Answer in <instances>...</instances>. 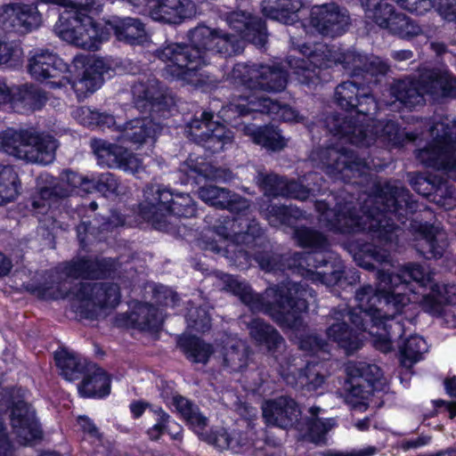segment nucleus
I'll use <instances>...</instances> for the list:
<instances>
[{"instance_id":"1","label":"nucleus","mask_w":456,"mask_h":456,"mask_svg":"<svg viewBox=\"0 0 456 456\" xmlns=\"http://www.w3.org/2000/svg\"><path fill=\"white\" fill-rule=\"evenodd\" d=\"M417 209L410 191L397 182L386 183L380 192L369 197L360 215L353 202H338L333 208H325L321 222L330 230L341 233L367 231L372 239L385 246L396 240L399 224H404Z\"/></svg>"},{"instance_id":"2","label":"nucleus","mask_w":456,"mask_h":456,"mask_svg":"<svg viewBox=\"0 0 456 456\" xmlns=\"http://www.w3.org/2000/svg\"><path fill=\"white\" fill-rule=\"evenodd\" d=\"M120 264L111 257H78L65 264L62 273L66 277L52 287L39 288L45 299L64 298L72 295L76 312L81 318L97 319L108 309L120 302V288L114 282H79L71 286L69 279L98 280L114 276Z\"/></svg>"},{"instance_id":"3","label":"nucleus","mask_w":456,"mask_h":456,"mask_svg":"<svg viewBox=\"0 0 456 456\" xmlns=\"http://www.w3.org/2000/svg\"><path fill=\"white\" fill-rule=\"evenodd\" d=\"M224 289L239 297L253 312H261L282 328L297 329L302 324L301 314L308 309L310 291L302 283L288 281L273 285L261 294L253 291L245 281L230 274L220 277Z\"/></svg>"},{"instance_id":"4","label":"nucleus","mask_w":456,"mask_h":456,"mask_svg":"<svg viewBox=\"0 0 456 456\" xmlns=\"http://www.w3.org/2000/svg\"><path fill=\"white\" fill-rule=\"evenodd\" d=\"M216 30L199 25L188 32L190 45L167 41L155 52L156 58L167 65L164 73L188 84L200 80V70L206 65V53L213 51Z\"/></svg>"},{"instance_id":"5","label":"nucleus","mask_w":456,"mask_h":456,"mask_svg":"<svg viewBox=\"0 0 456 456\" xmlns=\"http://www.w3.org/2000/svg\"><path fill=\"white\" fill-rule=\"evenodd\" d=\"M56 140L32 129L7 128L0 132V150L28 162L47 165L53 161Z\"/></svg>"},{"instance_id":"6","label":"nucleus","mask_w":456,"mask_h":456,"mask_svg":"<svg viewBox=\"0 0 456 456\" xmlns=\"http://www.w3.org/2000/svg\"><path fill=\"white\" fill-rule=\"evenodd\" d=\"M324 123L330 133L357 146H370L377 138L393 143H396L399 139V128L391 120L363 125L356 123L352 115L330 113L325 118Z\"/></svg>"},{"instance_id":"7","label":"nucleus","mask_w":456,"mask_h":456,"mask_svg":"<svg viewBox=\"0 0 456 456\" xmlns=\"http://www.w3.org/2000/svg\"><path fill=\"white\" fill-rule=\"evenodd\" d=\"M432 142L419 150L416 158L426 167L437 170L456 167V121L448 117L435 118L429 126Z\"/></svg>"},{"instance_id":"8","label":"nucleus","mask_w":456,"mask_h":456,"mask_svg":"<svg viewBox=\"0 0 456 456\" xmlns=\"http://www.w3.org/2000/svg\"><path fill=\"white\" fill-rule=\"evenodd\" d=\"M226 80L249 89L277 93L286 88L288 74L279 64L238 62L227 74Z\"/></svg>"},{"instance_id":"9","label":"nucleus","mask_w":456,"mask_h":456,"mask_svg":"<svg viewBox=\"0 0 456 456\" xmlns=\"http://www.w3.org/2000/svg\"><path fill=\"white\" fill-rule=\"evenodd\" d=\"M54 31L63 40L85 50H98L102 42L100 29L89 15H61Z\"/></svg>"},{"instance_id":"10","label":"nucleus","mask_w":456,"mask_h":456,"mask_svg":"<svg viewBox=\"0 0 456 456\" xmlns=\"http://www.w3.org/2000/svg\"><path fill=\"white\" fill-rule=\"evenodd\" d=\"M314 158L322 163L329 174L339 175L345 181L361 176L370 169V165L364 158L354 151L344 148H322L314 152Z\"/></svg>"},{"instance_id":"11","label":"nucleus","mask_w":456,"mask_h":456,"mask_svg":"<svg viewBox=\"0 0 456 456\" xmlns=\"http://www.w3.org/2000/svg\"><path fill=\"white\" fill-rule=\"evenodd\" d=\"M173 200L170 191L159 184H149L143 191V200L140 203V215L159 231H167L168 206Z\"/></svg>"},{"instance_id":"12","label":"nucleus","mask_w":456,"mask_h":456,"mask_svg":"<svg viewBox=\"0 0 456 456\" xmlns=\"http://www.w3.org/2000/svg\"><path fill=\"white\" fill-rule=\"evenodd\" d=\"M309 24L322 36L336 37L348 29L350 17L346 11L336 4H324L311 9Z\"/></svg>"},{"instance_id":"13","label":"nucleus","mask_w":456,"mask_h":456,"mask_svg":"<svg viewBox=\"0 0 456 456\" xmlns=\"http://www.w3.org/2000/svg\"><path fill=\"white\" fill-rule=\"evenodd\" d=\"M28 69L37 80H48L54 86H63L71 81L70 67L48 51H41L31 57Z\"/></svg>"},{"instance_id":"14","label":"nucleus","mask_w":456,"mask_h":456,"mask_svg":"<svg viewBox=\"0 0 456 456\" xmlns=\"http://www.w3.org/2000/svg\"><path fill=\"white\" fill-rule=\"evenodd\" d=\"M335 102L346 110H354L358 115L368 116L377 110V102L369 88L355 81L338 84L334 92Z\"/></svg>"},{"instance_id":"15","label":"nucleus","mask_w":456,"mask_h":456,"mask_svg":"<svg viewBox=\"0 0 456 456\" xmlns=\"http://www.w3.org/2000/svg\"><path fill=\"white\" fill-rule=\"evenodd\" d=\"M90 144L100 164L131 174L138 173L142 168L140 159L120 145L102 139H93Z\"/></svg>"},{"instance_id":"16","label":"nucleus","mask_w":456,"mask_h":456,"mask_svg":"<svg viewBox=\"0 0 456 456\" xmlns=\"http://www.w3.org/2000/svg\"><path fill=\"white\" fill-rule=\"evenodd\" d=\"M41 15L37 6L14 3L0 6V27L6 31L25 34L37 28Z\"/></svg>"},{"instance_id":"17","label":"nucleus","mask_w":456,"mask_h":456,"mask_svg":"<svg viewBox=\"0 0 456 456\" xmlns=\"http://www.w3.org/2000/svg\"><path fill=\"white\" fill-rule=\"evenodd\" d=\"M134 102L138 109L153 112H165L174 105L173 98L152 77L135 82L132 86Z\"/></svg>"},{"instance_id":"18","label":"nucleus","mask_w":456,"mask_h":456,"mask_svg":"<svg viewBox=\"0 0 456 456\" xmlns=\"http://www.w3.org/2000/svg\"><path fill=\"white\" fill-rule=\"evenodd\" d=\"M370 290V297L372 305L381 319L395 317L408 305L410 298L404 292L398 291L399 285L386 284L378 280L376 289L371 285H364Z\"/></svg>"},{"instance_id":"19","label":"nucleus","mask_w":456,"mask_h":456,"mask_svg":"<svg viewBox=\"0 0 456 456\" xmlns=\"http://www.w3.org/2000/svg\"><path fill=\"white\" fill-rule=\"evenodd\" d=\"M225 20L239 37L253 45L263 47L267 42V30L264 21L260 18L253 17L244 11H233L228 12Z\"/></svg>"},{"instance_id":"20","label":"nucleus","mask_w":456,"mask_h":456,"mask_svg":"<svg viewBox=\"0 0 456 456\" xmlns=\"http://www.w3.org/2000/svg\"><path fill=\"white\" fill-rule=\"evenodd\" d=\"M262 410L263 417L267 424L284 429L293 428L298 422L301 415L297 402L287 395L267 401Z\"/></svg>"},{"instance_id":"21","label":"nucleus","mask_w":456,"mask_h":456,"mask_svg":"<svg viewBox=\"0 0 456 456\" xmlns=\"http://www.w3.org/2000/svg\"><path fill=\"white\" fill-rule=\"evenodd\" d=\"M346 305H338L331 310L326 317L329 327L326 329L327 337L337 342L347 354H352L362 346V340L356 332L349 329L344 318Z\"/></svg>"},{"instance_id":"22","label":"nucleus","mask_w":456,"mask_h":456,"mask_svg":"<svg viewBox=\"0 0 456 456\" xmlns=\"http://www.w3.org/2000/svg\"><path fill=\"white\" fill-rule=\"evenodd\" d=\"M10 421L13 433L20 444L41 437L42 431L34 410L24 401L14 403L11 408Z\"/></svg>"},{"instance_id":"23","label":"nucleus","mask_w":456,"mask_h":456,"mask_svg":"<svg viewBox=\"0 0 456 456\" xmlns=\"http://www.w3.org/2000/svg\"><path fill=\"white\" fill-rule=\"evenodd\" d=\"M79 66L84 67L82 75L77 78H73L71 73L70 84L77 97L83 98L87 95L88 93H93L97 90L103 81L102 75L106 71V65L102 60L96 59L92 62L85 66V58L83 56H77L74 58L72 67L77 69Z\"/></svg>"},{"instance_id":"24","label":"nucleus","mask_w":456,"mask_h":456,"mask_svg":"<svg viewBox=\"0 0 456 456\" xmlns=\"http://www.w3.org/2000/svg\"><path fill=\"white\" fill-rule=\"evenodd\" d=\"M448 247L447 233L436 224H421L416 240L417 251L427 259L441 258Z\"/></svg>"},{"instance_id":"25","label":"nucleus","mask_w":456,"mask_h":456,"mask_svg":"<svg viewBox=\"0 0 456 456\" xmlns=\"http://www.w3.org/2000/svg\"><path fill=\"white\" fill-rule=\"evenodd\" d=\"M370 290L368 287H361L355 291L357 307L349 310L346 306V316H349L351 322L362 331L370 332V330L378 328L381 322L370 297Z\"/></svg>"},{"instance_id":"26","label":"nucleus","mask_w":456,"mask_h":456,"mask_svg":"<svg viewBox=\"0 0 456 456\" xmlns=\"http://www.w3.org/2000/svg\"><path fill=\"white\" fill-rule=\"evenodd\" d=\"M195 4L191 0H158L150 10L151 17L157 21L167 24H180L195 13Z\"/></svg>"},{"instance_id":"27","label":"nucleus","mask_w":456,"mask_h":456,"mask_svg":"<svg viewBox=\"0 0 456 456\" xmlns=\"http://www.w3.org/2000/svg\"><path fill=\"white\" fill-rule=\"evenodd\" d=\"M279 110V101L265 95L250 94L240 96L238 102L229 105V110L237 113L239 117H250L256 119L260 116H271L274 110Z\"/></svg>"},{"instance_id":"28","label":"nucleus","mask_w":456,"mask_h":456,"mask_svg":"<svg viewBox=\"0 0 456 456\" xmlns=\"http://www.w3.org/2000/svg\"><path fill=\"white\" fill-rule=\"evenodd\" d=\"M163 317L159 310L147 303L137 304L130 314L117 316L118 326L131 325L142 330H155L162 324Z\"/></svg>"},{"instance_id":"29","label":"nucleus","mask_w":456,"mask_h":456,"mask_svg":"<svg viewBox=\"0 0 456 456\" xmlns=\"http://www.w3.org/2000/svg\"><path fill=\"white\" fill-rule=\"evenodd\" d=\"M250 338L257 344L265 346L269 353L278 359L285 348V340L280 332L261 318H253L246 323Z\"/></svg>"},{"instance_id":"30","label":"nucleus","mask_w":456,"mask_h":456,"mask_svg":"<svg viewBox=\"0 0 456 456\" xmlns=\"http://www.w3.org/2000/svg\"><path fill=\"white\" fill-rule=\"evenodd\" d=\"M291 37V43L298 48L300 53L306 56L309 61L316 68L327 69L338 63L339 60V47L329 45L326 43L318 42L314 45L300 44Z\"/></svg>"},{"instance_id":"31","label":"nucleus","mask_w":456,"mask_h":456,"mask_svg":"<svg viewBox=\"0 0 456 456\" xmlns=\"http://www.w3.org/2000/svg\"><path fill=\"white\" fill-rule=\"evenodd\" d=\"M160 130V125L152 118H135L125 124L119 138L123 142L142 145L149 140H153Z\"/></svg>"},{"instance_id":"32","label":"nucleus","mask_w":456,"mask_h":456,"mask_svg":"<svg viewBox=\"0 0 456 456\" xmlns=\"http://www.w3.org/2000/svg\"><path fill=\"white\" fill-rule=\"evenodd\" d=\"M376 276L377 280L381 281V282L403 287L406 286L411 281L419 283L422 287H431L433 283L430 274L426 273L422 266L418 264L405 265L397 273L379 270Z\"/></svg>"},{"instance_id":"33","label":"nucleus","mask_w":456,"mask_h":456,"mask_svg":"<svg viewBox=\"0 0 456 456\" xmlns=\"http://www.w3.org/2000/svg\"><path fill=\"white\" fill-rule=\"evenodd\" d=\"M424 90L434 98H456V77L448 71L430 70L422 74Z\"/></svg>"},{"instance_id":"34","label":"nucleus","mask_w":456,"mask_h":456,"mask_svg":"<svg viewBox=\"0 0 456 456\" xmlns=\"http://www.w3.org/2000/svg\"><path fill=\"white\" fill-rule=\"evenodd\" d=\"M302 7V0H263L261 3V12L265 17L284 24L297 21V12Z\"/></svg>"},{"instance_id":"35","label":"nucleus","mask_w":456,"mask_h":456,"mask_svg":"<svg viewBox=\"0 0 456 456\" xmlns=\"http://www.w3.org/2000/svg\"><path fill=\"white\" fill-rule=\"evenodd\" d=\"M110 379L106 372L94 363H89L78 386V392L84 397H102L110 393Z\"/></svg>"},{"instance_id":"36","label":"nucleus","mask_w":456,"mask_h":456,"mask_svg":"<svg viewBox=\"0 0 456 456\" xmlns=\"http://www.w3.org/2000/svg\"><path fill=\"white\" fill-rule=\"evenodd\" d=\"M424 90L422 75L419 80L403 79L393 83L390 86V94L406 107H413L424 102Z\"/></svg>"},{"instance_id":"37","label":"nucleus","mask_w":456,"mask_h":456,"mask_svg":"<svg viewBox=\"0 0 456 456\" xmlns=\"http://www.w3.org/2000/svg\"><path fill=\"white\" fill-rule=\"evenodd\" d=\"M259 212L273 227L290 226L296 220L304 216L303 212L297 208L278 205L269 200L262 201L259 206Z\"/></svg>"},{"instance_id":"38","label":"nucleus","mask_w":456,"mask_h":456,"mask_svg":"<svg viewBox=\"0 0 456 456\" xmlns=\"http://www.w3.org/2000/svg\"><path fill=\"white\" fill-rule=\"evenodd\" d=\"M108 25L114 31L120 41L131 45H139L146 39V31L143 23L135 18H113Z\"/></svg>"},{"instance_id":"39","label":"nucleus","mask_w":456,"mask_h":456,"mask_svg":"<svg viewBox=\"0 0 456 456\" xmlns=\"http://www.w3.org/2000/svg\"><path fill=\"white\" fill-rule=\"evenodd\" d=\"M446 304H456V286L433 282L430 292L423 297V308L431 314L440 315Z\"/></svg>"},{"instance_id":"40","label":"nucleus","mask_w":456,"mask_h":456,"mask_svg":"<svg viewBox=\"0 0 456 456\" xmlns=\"http://www.w3.org/2000/svg\"><path fill=\"white\" fill-rule=\"evenodd\" d=\"M350 252L357 265L366 270L373 271L375 265L371 261L379 264H389L390 254L388 248H380L370 243H364L359 246L350 245Z\"/></svg>"},{"instance_id":"41","label":"nucleus","mask_w":456,"mask_h":456,"mask_svg":"<svg viewBox=\"0 0 456 456\" xmlns=\"http://www.w3.org/2000/svg\"><path fill=\"white\" fill-rule=\"evenodd\" d=\"M307 264L311 267V273H316L321 281L327 286H333L338 283L343 275L342 267L329 261L322 253H309Z\"/></svg>"},{"instance_id":"42","label":"nucleus","mask_w":456,"mask_h":456,"mask_svg":"<svg viewBox=\"0 0 456 456\" xmlns=\"http://www.w3.org/2000/svg\"><path fill=\"white\" fill-rule=\"evenodd\" d=\"M54 359L57 367L61 370V375L69 381L77 379L82 374L84 375L90 363L86 360L78 359L76 355L65 350L56 352Z\"/></svg>"},{"instance_id":"43","label":"nucleus","mask_w":456,"mask_h":456,"mask_svg":"<svg viewBox=\"0 0 456 456\" xmlns=\"http://www.w3.org/2000/svg\"><path fill=\"white\" fill-rule=\"evenodd\" d=\"M245 134L251 135L253 142L268 151H277L282 150L286 142L280 131L273 126L259 127L256 130L245 126Z\"/></svg>"},{"instance_id":"44","label":"nucleus","mask_w":456,"mask_h":456,"mask_svg":"<svg viewBox=\"0 0 456 456\" xmlns=\"http://www.w3.org/2000/svg\"><path fill=\"white\" fill-rule=\"evenodd\" d=\"M190 168V175L199 181L203 179L210 182H229L234 175L229 168L218 167L208 162L186 164Z\"/></svg>"},{"instance_id":"45","label":"nucleus","mask_w":456,"mask_h":456,"mask_svg":"<svg viewBox=\"0 0 456 456\" xmlns=\"http://www.w3.org/2000/svg\"><path fill=\"white\" fill-rule=\"evenodd\" d=\"M187 358L193 362L206 364L214 353L213 346L197 337H184L179 340Z\"/></svg>"},{"instance_id":"46","label":"nucleus","mask_w":456,"mask_h":456,"mask_svg":"<svg viewBox=\"0 0 456 456\" xmlns=\"http://www.w3.org/2000/svg\"><path fill=\"white\" fill-rule=\"evenodd\" d=\"M249 348L242 341H236L224 349L223 366L232 371H240L248 366Z\"/></svg>"},{"instance_id":"47","label":"nucleus","mask_w":456,"mask_h":456,"mask_svg":"<svg viewBox=\"0 0 456 456\" xmlns=\"http://www.w3.org/2000/svg\"><path fill=\"white\" fill-rule=\"evenodd\" d=\"M366 18L373 20L379 28H385L395 12V7L382 0H362Z\"/></svg>"},{"instance_id":"48","label":"nucleus","mask_w":456,"mask_h":456,"mask_svg":"<svg viewBox=\"0 0 456 456\" xmlns=\"http://www.w3.org/2000/svg\"><path fill=\"white\" fill-rule=\"evenodd\" d=\"M174 405L183 419L191 425L196 433L200 428L208 427V419L185 397L176 395L173 399Z\"/></svg>"},{"instance_id":"49","label":"nucleus","mask_w":456,"mask_h":456,"mask_svg":"<svg viewBox=\"0 0 456 456\" xmlns=\"http://www.w3.org/2000/svg\"><path fill=\"white\" fill-rule=\"evenodd\" d=\"M250 243H229L225 248H222L216 242L209 243L208 249L216 254H223L230 260L232 265L240 268L246 269L249 265V254L244 248V246H248Z\"/></svg>"},{"instance_id":"50","label":"nucleus","mask_w":456,"mask_h":456,"mask_svg":"<svg viewBox=\"0 0 456 456\" xmlns=\"http://www.w3.org/2000/svg\"><path fill=\"white\" fill-rule=\"evenodd\" d=\"M384 29L402 38L413 37L422 32L421 28L414 20L406 14L396 11Z\"/></svg>"},{"instance_id":"51","label":"nucleus","mask_w":456,"mask_h":456,"mask_svg":"<svg viewBox=\"0 0 456 456\" xmlns=\"http://www.w3.org/2000/svg\"><path fill=\"white\" fill-rule=\"evenodd\" d=\"M401 353V362L403 366L410 369L413 363L421 359L424 353L428 351L426 341L419 336H411L403 345L399 346Z\"/></svg>"},{"instance_id":"52","label":"nucleus","mask_w":456,"mask_h":456,"mask_svg":"<svg viewBox=\"0 0 456 456\" xmlns=\"http://www.w3.org/2000/svg\"><path fill=\"white\" fill-rule=\"evenodd\" d=\"M244 45V39L239 36L216 30L213 51L224 57H230L240 53Z\"/></svg>"},{"instance_id":"53","label":"nucleus","mask_w":456,"mask_h":456,"mask_svg":"<svg viewBox=\"0 0 456 456\" xmlns=\"http://www.w3.org/2000/svg\"><path fill=\"white\" fill-rule=\"evenodd\" d=\"M323 366L319 362L307 363L304 369L298 370L296 386L305 387L307 390H316L325 381Z\"/></svg>"},{"instance_id":"54","label":"nucleus","mask_w":456,"mask_h":456,"mask_svg":"<svg viewBox=\"0 0 456 456\" xmlns=\"http://www.w3.org/2000/svg\"><path fill=\"white\" fill-rule=\"evenodd\" d=\"M18 175L10 166L0 164V205L12 201L18 195Z\"/></svg>"},{"instance_id":"55","label":"nucleus","mask_w":456,"mask_h":456,"mask_svg":"<svg viewBox=\"0 0 456 456\" xmlns=\"http://www.w3.org/2000/svg\"><path fill=\"white\" fill-rule=\"evenodd\" d=\"M346 371L350 379H362L370 385L379 381L382 377V371L378 365L364 362H349L346 364Z\"/></svg>"},{"instance_id":"56","label":"nucleus","mask_w":456,"mask_h":456,"mask_svg":"<svg viewBox=\"0 0 456 456\" xmlns=\"http://www.w3.org/2000/svg\"><path fill=\"white\" fill-rule=\"evenodd\" d=\"M294 237L303 248H310L316 250H325L329 247L327 237L321 232L302 226L294 231Z\"/></svg>"},{"instance_id":"57","label":"nucleus","mask_w":456,"mask_h":456,"mask_svg":"<svg viewBox=\"0 0 456 456\" xmlns=\"http://www.w3.org/2000/svg\"><path fill=\"white\" fill-rule=\"evenodd\" d=\"M232 242L252 243L254 235L258 232V224L254 219L248 216H239L232 218Z\"/></svg>"},{"instance_id":"58","label":"nucleus","mask_w":456,"mask_h":456,"mask_svg":"<svg viewBox=\"0 0 456 456\" xmlns=\"http://www.w3.org/2000/svg\"><path fill=\"white\" fill-rule=\"evenodd\" d=\"M213 117L212 112L203 111L200 118L195 117L187 124L186 132L196 143L201 142L202 138L217 126L218 122L213 121Z\"/></svg>"},{"instance_id":"59","label":"nucleus","mask_w":456,"mask_h":456,"mask_svg":"<svg viewBox=\"0 0 456 456\" xmlns=\"http://www.w3.org/2000/svg\"><path fill=\"white\" fill-rule=\"evenodd\" d=\"M232 133L218 123L208 134L202 138V142L198 143L201 144L211 153H215L223 150L225 144L232 143Z\"/></svg>"},{"instance_id":"60","label":"nucleus","mask_w":456,"mask_h":456,"mask_svg":"<svg viewBox=\"0 0 456 456\" xmlns=\"http://www.w3.org/2000/svg\"><path fill=\"white\" fill-rule=\"evenodd\" d=\"M208 427L200 428L197 432V436L201 441L208 443V444L214 445L219 450H232V435L231 431L224 428L208 430Z\"/></svg>"},{"instance_id":"61","label":"nucleus","mask_w":456,"mask_h":456,"mask_svg":"<svg viewBox=\"0 0 456 456\" xmlns=\"http://www.w3.org/2000/svg\"><path fill=\"white\" fill-rule=\"evenodd\" d=\"M287 180L276 174H266L258 172L256 176V183L268 196H282L285 192Z\"/></svg>"},{"instance_id":"62","label":"nucleus","mask_w":456,"mask_h":456,"mask_svg":"<svg viewBox=\"0 0 456 456\" xmlns=\"http://www.w3.org/2000/svg\"><path fill=\"white\" fill-rule=\"evenodd\" d=\"M209 306L203 305L199 307H191L187 314L188 327L194 331L205 332L211 327V318L208 313Z\"/></svg>"},{"instance_id":"63","label":"nucleus","mask_w":456,"mask_h":456,"mask_svg":"<svg viewBox=\"0 0 456 456\" xmlns=\"http://www.w3.org/2000/svg\"><path fill=\"white\" fill-rule=\"evenodd\" d=\"M44 183L45 185L41 188L43 198L61 200L70 196L67 184L61 175L58 177L46 175Z\"/></svg>"},{"instance_id":"64","label":"nucleus","mask_w":456,"mask_h":456,"mask_svg":"<svg viewBox=\"0 0 456 456\" xmlns=\"http://www.w3.org/2000/svg\"><path fill=\"white\" fill-rule=\"evenodd\" d=\"M229 191V189L216 185H203L199 188L198 195L200 200L210 206L224 209Z\"/></svg>"}]
</instances>
